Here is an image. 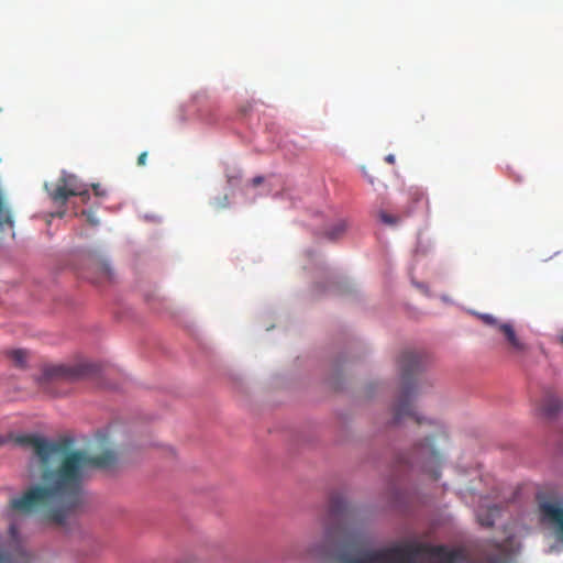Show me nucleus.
I'll list each match as a JSON object with an SVG mask.
<instances>
[{
  "label": "nucleus",
  "mask_w": 563,
  "mask_h": 563,
  "mask_svg": "<svg viewBox=\"0 0 563 563\" xmlns=\"http://www.w3.org/2000/svg\"><path fill=\"white\" fill-rule=\"evenodd\" d=\"M16 442L33 449L42 471V484L11 499L13 510L22 514L46 511L48 520L63 525L68 515L84 504V482L92 470H111L117 464L114 452L107 450L90 455L84 450L70 451V440L48 441L37 435H21Z\"/></svg>",
  "instance_id": "obj_1"
},
{
  "label": "nucleus",
  "mask_w": 563,
  "mask_h": 563,
  "mask_svg": "<svg viewBox=\"0 0 563 563\" xmlns=\"http://www.w3.org/2000/svg\"><path fill=\"white\" fill-rule=\"evenodd\" d=\"M399 367L401 390L393 407V423L399 424L407 418H410L419 427L426 424L433 429L432 434H424L423 440L426 443H415L411 451L401 457V462L412 467H419L437 481L440 477L442 455L435 448V443L440 440H446V435L439 422L420 417L412 404L413 397L419 390V383L416 376L421 371L422 358L416 352L405 351L400 355Z\"/></svg>",
  "instance_id": "obj_2"
},
{
  "label": "nucleus",
  "mask_w": 563,
  "mask_h": 563,
  "mask_svg": "<svg viewBox=\"0 0 563 563\" xmlns=\"http://www.w3.org/2000/svg\"><path fill=\"white\" fill-rule=\"evenodd\" d=\"M470 555L464 548L432 545L410 541L389 548L369 550L360 556H344L341 563H468Z\"/></svg>",
  "instance_id": "obj_3"
},
{
  "label": "nucleus",
  "mask_w": 563,
  "mask_h": 563,
  "mask_svg": "<svg viewBox=\"0 0 563 563\" xmlns=\"http://www.w3.org/2000/svg\"><path fill=\"white\" fill-rule=\"evenodd\" d=\"M353 510L340 494L330 497L327 514L322 519L324 541L316 550L317 554H325L336 544H344L350 534Z\"/></svg>",
  "instance_id": "obj_4"
},
{
  "label": "nucleus",
  "mask_w": 563,
  "mask_h": 563,
  "mask_svg": "<svg viewBox=\"0 0 563 563\" xmlns=\"http://www.w3.org/2000/svg\"><path fill=\"white\" fill-rule=\"evenodd\" d=\"M515 537H508L499 543L493 540L481 542L474 552V563H511L517 548Z\"/></svg>",
  "instance_id": "obj_5"
},
{
  "label": "nucleus",
  "mask_w": 563,
  "mask_h": 563,
  "mask_svg": "<svg viewBox=\"0 0 563 563\" xmlns=\"http://www.w3.org/2000/svg\"><path fill=\"white\" fill-rule=\"evenodd\" d=\"M538 508L540 522L563 544V506L558 501L539 498Z\"/></svg>",
  "instance_id": "obj_6"
},
{
  "label": "nucleus",
  "mask_w": 563,
  "mask_h": 563,
  "mask_svg": "<svg viewBox=\"0 0 563 563\" xmlns=\"http://www.w3.org/2000/svg\"><path fill=\"white\" fill-rule=\"evenodd\" d=\"M49 196L55 202L65 203L73 196H80L86 200L89 192L75 175L63 174Z\"/></svg>",
  "instance_id": "obj_7"
},
{
  "label": "nucleus",
  "mask_w": 563,
  "mask_h": 563,
  "mask_svg": "<svg viewBox=\"0 0 563 563\" xmlns=\"http://www.w3.org/2000/svg\"><path fill=\"white\" fill-rule=\"evenodd\" d=\"M81 276L92 284L106 285L113 282L114 273L104 258L91 255L85 261Z\"/></svg>",
  "instance_id": "obj_8"
},
{
  "label": "nucleus",
  "mask_w": 563,
  "mask_h": 563,
  "mask_svg": "<svg viewBox=\"0 0 563 563\" xmlns=\"http://www.w3.org/2000/svg\"><path fill=\"white\" fill-rule=\"evenodd\" d=\"M98 367L91 363L76 365H54L45 368V376L49 379L78 380L97 373Z\"/></svg>",
  "instance_id": "obj_9"
},
{
  "label": "nucleus",
  "mask_w": 563,
  "mask_h": 563,
  "mask_svg": "<svg viewBox=\"0 0 563 563\" xmlns=\"http://www.w3.org/2000/svg\"><path fill=\"white\" fill-rule=\"evenodd\" d=\"M498 332H500L504 335V339L508 344L510 353L519 356H522L528 353L529 345L518 336L511 323L503 322L498 324Z\"/></svg>",
  "instance_id": "obj_10"
},
{
  "label": "nucleus",
  "mask_w": 563,
  "mask_h": 563,
  "mask_svg": "<svg viewBox=\"0 0 563 563\" xmlns=\"http://www.w3.org/2000/svg\"><path fill=\"white\" fill-rule=\"evenodd\" d=\"M31 554L24 549L15 534L12 536L10 545L0 551V563H31Z\"/></svg>",
  "instance_id": "obj_11"
},
{
  "label": "nucleus",
  "mask_w": 563,
  "mask_h": 563,
  "mask_svg": "<svg viewBox=\"0 0 563 563\" xmlns=\"http://www.w3.org/2000/svg\"><path fill=\"white\" fill-rule=\"evenodd\" d=\"M563 409L562 399L553 391L547 390L539 404V410L548 419L556 418Z\"/></svg>",
  "instance_id": "obj_12"
},
{
  "label": "nucleus",
  "mask_w": 563,
  "mask_h": 563,
  "mask_svg": "<svg viewBox=\"0 0 563 563\" xmlns=\"http://www.w3.org/2000/svg\"><path fill=\"white\" fill-rule=\"evenodd\" d=\"M501 514L498 505H490L484 500L476 509V518L481 526L490 528L494 526L496 518Z\"/></svg>",
  "instance_id": "obj_13"
},
{
  "label": "nucleus",
  "mask_w": 563,
  "mask_h": 563,
  "mask_svg": "<svg viewBox=\"0 0 563 563\" xmlns=\"http://www.w3.org/2000/svg\"><path fill=\"white\" fill-rule=\"evenodd\" d=\"M345 229H346V223L343 221V220H340L339 222H336L333 228L327 232V238L329 240H336L339 239L344 232H345Z\"/></svg>",
  "instance_id": "obj_14"
},
{
  "label": "nucleus",
  "mask_w": 563,
  "mask_h": 563,
  "mask_svg": "<svg viewBox=\"0 0 563 563\" xmlns=\"http://www.w3.org/2000/svg\"><path fill=\"white\" fill-rule=\"evenodd\" d=\"M9 357L14 362V364L19 367H24L26 362V351L24 350H13L9 352Z\"/></svg>",
  "instance_id": "obj_15"
},
{
  "label": "nucleus",
  "mask_w": 563,
  "mask_h": 563,
  "mask_svg": "<svg viewBox=\"0 0 563 563\" xmlns=\"http://www.w3.org/2000/svg\"><path fill=\"white\" fill-rule=\"evenodd\" d=\"M378 218L383 223L387 225H396L402 220V217L390 214L383 210L378 212Z\"/></svg>",
  "instance_id": "obj_16"
},
{
  "label": "nucleus",
  "mask_w": 563,
  "mask_h": 563,
  "mask_svg": "<svg viewBox=\"0 0 563 563\" xmlns=\"http://www.w3.org/2000/svg\"><path fill=\"white\" fill-rule=\"evenodd\" d=\"M481 318L484 323H486L488 325H494L498 330V324H500V323L496 320L495 317H493L492 314H483Z\"/></svg>",
  "instance_id": "obj_17"
},
{
  "label": "nucleus",
  "mask_w": 563,
  "mask_h": 563,
  "mask_svg": "<svg viewBox=\"0 0 563 563\" xmlns=\"http://www.w3.org/2000/svg\"><path fill=\"white\" fill-rule=\"evenodd\" d=\"M82 214L87 217V221L90 222L92 225H97L99 223L92 212L82 211Z\"/></svg>",
  "instance_id": "obj_18"
},
{
  "label": "nucleus",
  "mask_w": 563,
  "mask_h": 563,
  "mask_svg": "<svg viewBox=\"0 0 563 563\" xmlns=\"http://www.w3.org/2000/svg\"><path fill=\"white\" fill-rule=\"evenodd\" d=\"M147 159V152H142L137 157V165L145 166Z\"/></svg>",
  "instance_id": "obj_19"
},
{
  "label": "nucleus",
  "mask_w": 563,
  "mask_h": 563,
  "mask_svg": "<svg viewBox=\"0 0 563 563\" xmlns=\"http://www.w3.org/2000/svg\"><path fill=\"white\" fill-rule=\"evenodd\" d=\"M264 178L262 176H256L252 179L253 186H258L263 183Z\"/></svg>",
  "instance_id": "obj_20"
},
{
  "label": "nucleus",
  "mask_w": 563,
  "mask_h": 563,
  "mask_svg": "<svg viewBox=\"0 0 563 563\" xmlns=\"http://www.w3.org/2000/svg\"><path fill=\"white\" fill-rule=\"evenodd\" d=\"M385 161H386L388 164H394V163H395V155H393V154H388V155L385 157Z\"/></svg>",
  "instance_id": "obj_21"
},
{
  "label": "nucleus",
  "mask_w": 563,
  "mask_h": 563,
  "mask_svg": "<svg viewBox=\"0 0 563 563\" xmlns=\"http://www.w3.org/2000/svg\"><path fill=\"white\" fill-rule=\"evenodd\" d=\"M180 563H197V560L195 558H187L183 560Z\"/></svg>",
  "instance_id": "obj_22"
},
{
  "label": "nucleus",
  "mask_w": 563,
  "mask_h": 563,
  "mask_svg": "<svg viewBox=\"0 0 563 563\" xmlns=\"http://www.w3.org/2000/svg\"><path fill=\"white\" fill-rule=\"evenodd\" d=\"M93 190L97 196L101 195V192L99 191V185H93Z\"/></svg>",
  "instance_id": "obj_23"
},
{
  "label": "nucleus",
  "mask_w": 563,
  "mask_h": 563,
  "mask_svg": "<svg viewBox=\"0 0 563 563\" xmlns=\"http://www.w3.org/2000/svg\"><path fill=\"white\" fill-rule=\"evenodd\" d=\"M421 197H422V194H420V192H416L415 194V200L416 201L419 200Z\"/></svg>",
  "instance_id": "obj_24"
},
{
  "label": "nucleus",
  "mask_w": 563,
  "mask_h": 563,
  "mask_svg": "<svg viewBox=\"0 0 563 563\" xmlns=\"http://www.w3.org/2000/svg\"><path fill=\"white\" fill-rule=\"evenodd\" d=\"M2 212H3V206H2V203L0 202V219L2 218Z\"/></svg>",
  "instance_id": "obj_25"
},
{
  "label": "nucleus",
  "mask_w": 563,
  "mask_h": 563,
  "mask_svg": "<svg viewBox=\"0 0 563 563\" xmlns=\"http://www.w3.org/2000/svg\"><path fill=\"white\" fill-rule=\"evenodd\" d=\"M560 342L563 344V330L561 331V334H560Z\"/></svg>",
  "instance_id": "obj_26"
},
{
  "label": "nucleus",
  "mask_w": 563,
  "mask_h": 563,
  "mask_svg": "<svg viewBox=\"0 0 563 563\" xmlns=\"http://www.w3.org/2000/svg\"><path fill=\"white\" fill-rule=\"evenodd\" d=\"M2 443V440L0 439V444Z\"/></svg>",
  "instance_id": "obj_27"
}]
</instances>
